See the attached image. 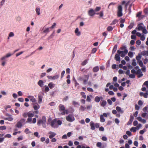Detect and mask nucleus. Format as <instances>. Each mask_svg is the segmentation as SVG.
<instances>
[{"mask_svg": "<svg viewBox=\"0 0 148 148\" xmlns=\"http://www.w3.org/2000/svg\"><path fill=\"white\" fill-rule=\"evenodd\" d=\"M143 66H140V67H142L141 70L143 72H145L146 71V68L145 66L144 65L143 63Z\"/></svg>", "mask_w": 148, "mask_h": 148, "instance_id": "nucleus-25", "label": "nucleus"}, {"mask_svg": "<svg viewBox=\"0 0 148 148\" xmlns=\"http://www.w3.org/2000/svg\"><path fill=\"white\" fill-rule=\"evenodd\" d=\"M86 108L84 106H81L79 108V110L82 111H84Z\"/></svg>", "mask_w": 148, "mask_h": 148, "instance_id": "nucleus-40", "label": "nucleus"}, {"mask_svg": "<svg viewBox=\"0 0 148 148\" xmlns=\"http://www.w3.org/2000/svg\"><path fill=\"white\" fill-rule=\"evenodd\" d=\"M122 7L121 5H119L118 7V11L117 12V16L118 17H121L123 15L122 13Z\"/></svg>", "mask_w": 148, "mask_h": 148, "instance_id": "nucleus-9", "label": "nucleus"}, {"mask_svg": "<svg viewBox=\"0 0 148 148\" xmlns=\"http://www.w3.org/2000/svg\"><path fill=\"white\" fill-rule=\"evenodd\" d=\"M81 95L82 96V97L84 99H86V96L85 95V93L84 92H81Z\"/></svg>", "mask_w": 148, "mask_h": 148, "instance_id": "nucleus-37", "label": "nucleus"}, {"mask_svg": "<svg viewBox=\"0 0 148 148\" xmlns=\"http://www.w3.org/2000/svg\"><path fill=\"white\" fill-rule=\"evenodd\" d=\"M113 29V28L112 26H109L107 27V30L109 32H110L112 31Z\"/></svg>", "mask_w": 148, "mask_h": 148, "instance_id": "nucleus-36", "label": "nucleus"}, {"mask_svg": "<svg viewBox=\"0 0 148 148\" xmlns=\"http://www.w3.org/2000/svg\"><path fill=\"white\" fill-rule=\"evenodd\" d=\"M72 103L74 106H75L77 105H79V103L77 102H76L75 101H73L72 102Z\"/></svg>", "mask_w": 148, "mask_h": 148, "instance_id": "nucleus-48", "label": "nucleus"}, {"mask_svg": "<svg viewBox=\"0 0 148 148\" xmlns=\"http://www.w3.org/2000/svg\"><path fill=\"white\" fill-rule=\"evenodd\" d=\"M50 28H47L45 30H44L43 31V32L44 33H48L49 32V29Z\"/></svg>", "mask_w": 148, "mask_h": 148, "instance_id": "nucleus-43", "label": "nucleus"}, {"mask_svg": "<svg viewBox=\"0 0 148 148\" xmlns=\"http://www.w3.org/2000/svg\"><path fill=\"white\" fill-rule=\"evenodd\" d=\"M146 130L145 129H144L143 130H141L140 131V134H143L146 131Z\"/></svg>", "mask_w": 148, "mask_h": 148, "instance_id": "nucleus-42", "label": "nucleus"}, {"mask_svg": "<svg viewBox=\"0 0 148 148\" xmlns=\"http://www.w3.org/2000/svg\"><path fill=\"white\" fill-rule=\"evenodd\" d=\"M136 127H132L130 130V131L133 132H135L136 131Z\"/></svg>", "mask_w": 148, "mask_h": 148, "instance_id": "nucleus-33", "label": "nucleus"}, {"mask_svg": "<svg viewBox=\"0 0 148 148\" xmlns=\"http://www.w3.org/2000/svg\"><path fill=\"white\" fill-rule=\"evenodd\" d=\"M101 9V8L100 7H96L95 8V10H94L95 12H98Z\"/></svg>", "mask_w": 148, "mask_h": 148, "instance_id": "nucleus-41", "label": "nucleus"}, {"mask_svg": "<svg viewBox=\"0 0 148 148\" xmlns=\"http://www.w3.org/2000/svg\"><path fill=\"white\" fill-rule=\"evenodd\" d=\"M90 129L92 130H94L95 128H99V130L101 131H103L104 130V127L102 126L99 127V124L97 123H95L93 121H91L90 123Z\"/></svg>", "mask_w": 148, "mask_h": 148, "instance_id": "nucleus-2", "label": "nucleus"}, {"mask_svg": "<svg viewBox=\"0 0 148 148\" xmlns=\"http://www.w3.org/2000/svg\"><path fill=\"white\" fill-rule=\"evenodd\" d=\"M134 26V24L133 23H131L130 25L128 26V27L129 29H131Z\"/></svg>", "mask_w": 148, "mask_h": 148, "instance_id": "nucleus-49", "label": "nucleus"}, {"mask_svg": "<svg viewBox=\"0 0 148 148\" xmlns=\"http://www.w3.org/2000/svg\"><path fill=\"white\" fill-rule=\"evenodd\" d=\"M117 65L116 64H114L112 66V68L113 69H116Z\"/></svg>", "mask_w": 148, "mask_h": 148, "instance_id": "nucleus-53", "label": "nucleus"}, {"mask_svg": "<svg viewBox=\"0 0 148 148\" xmlns=\"http://www.w3.org/2000/svg\"><path fill=\"white\" fill-rule=\"evenodd\" d=\"M136 44L138 45H140L141 44V41L140 40H137L136 42Z\"/></svg>", "mask_w": 148, "mask_h": 148, "instance_id": "nucleus-63", "label": "nucleus"}, {"mask_svg": "<svg viewBox=\"0 0 148 148\" xmlns=\"http://www.w3.org/2000/svg\"><path fill=\"white\" fill-rule=\"evenodd\" d=\"M141 54L142 55L144 56L145 55H146V51H142Z\"/></svg>", "mask_w": 148, "mask_h": 148, "instance_id": "nucleus-54", "label": "nucleus"}, {"mask_svg": "<svg viewBox=\"0 0 148 148\" xmlns=\"http://www.w3.org/2000/svg\"><path fill=\"white\" fill-rule=\"evenodd\" d=\"M59 110L60 111H62L61 113V114L63 115L65 114H68L69 113V111L67 109H65V108L64 106L62 104H60L59 106Z\"/></svg>", "mask_w": 148, "mask_h": 148, "instance_id": "nucleus-3", "label": "nucleus"}, {"mask_svg": "<svg viewBox=\"0 0 148 148\" xmlns=\"http://www.w3.org/2000/svg\"><path fill=\"white\" fill-rule=\"evenodd\" d=\"M108 93L109 95H114V93L112 91H110L108 92Z\"/></svg>", "mask_w": 148, "mask_h": 148, "instance_id": "nucleus-55", "label": "nucleus"}, {"mask_svg": "<svg viewBox=\"0 0 148 148\" xmlns=\"http://www.w3.org/2000/svg\"><path fill=\"white\" fill-rule=\"evenodd\" d=\"M48 86L51 89H52L54 87L55 84L52 82L49 83Z\"/></svg>", "mask_w": 148, "mask_h": 148, "instance_id": "nucleus-23", "label": "nucleus"}, {"mask_svg": "<svg viewBox=\"0 0 148 148\" xmlns=\"http://www.w3.org/2000/svg\"><path fill=\"white\" fill-rule=\"evenodd\" d=\"M119 73L120 74H123L124 73L125 71H123V70L121 69H119Z\"/></svg>", "mask_w": 148, "mask_h": 148, "instance_id": "nucleus-47", "label": "nucleus"}, {"mask_svg": "<svg viewBox=\"0 0 148 148\" xmlns=\"http://www.w3.org/2000/svg\"><path fill=\"white\" fill-rule=\"evenodd\" d=\"M44 82L42 80H39L38 83V84L41 87H42L43 86Z\"/></svg>", "mask_w": 148, "mask_h": 148, "instance_id": "nucleus-22", "label": "nucleus"}, {"mask_svg": "<svg viewBox=\"0 0 148 148\" xmlns=\"http://www.w3.org/2000/svg\"><path fill=\"white\" fill-rule=\"evenodd\" d=\"M59 74L54 76L52 77V80H55L59 78Z\"/></svg>", "mask_w": 148, "mask_h": 148, "instance_id": "nucleus-35", "label": "nucleus"}, {"mask_svg": "<svg viewBox=\"0 0 148 148\" xmlns=\"http://www.w3.org/2000/svg\"><path fill=\"white\" fill-rule=\"evenodd\" d=\"M142 30L144 34H146L147 33V31L146 29L145 28V27Z\"/></svg>", "mask_w": 148, "mask_h": 148, "instance_id": "nucleus-45", "label": "nucleus"}, {"mask_svg": "<svg viewBox=\"0 0 148 148\" xmlns=\"http://www.w3.org/2000/svg\"><path fill=\"white\" fill-rule=\"evenodd\" d=\"M103 98L102 97H99L98 96H96L95 98V101L97 103L99 102L101 99H103Z\"/></svg>", "mask_w": 148, "mask_h": 148, "instance_id": "nucleus-16", "label": "nucleus"}, {"mask_svg": "<svg viewBox=\"0 0 148 148\" xmlns=\"http://www.w3.org/2000/svg\"><path fill=\"white\" fill-rule=\"evenodd\" d=\"M66 119L68 121L72 122L75 120V118L72 115L69 114L66 116Z\"/></svg>", "mask_w": 148, "mask_h": 148, "instance_id": "nucleus-8", "label": "nucleus"}, {"mask_svg": "<svg viewBox=\"0 0 148 148\" xmlns=\"http://www.w3.org/2000/svg\"><path fill=\"white\" fill-rule=\"evenodd\" d=\"M141 13H142L141 12H138L136 14V16L138 17H140V16Z\"/></svg>", "mask_w": 148, "mask_h": 148, "instance_id": "nucleus-59", "label": "nucleus"}, {"mask_svg": "<svg viewBox=\"0 0 148 148\" xmlns=\"http://www.w3.org/2000/svg\"><path fill=\"white\" fill-rule=\"evenodd\" d=\"M25 120L24 119H22L17 123L16 126L17 127L20 128L22 127L23 124L25 123Z\"/></svg>", "mask_w": 148, "mask_h": 148, "instance_id": "nucleus-7", "label": "nucleus"}, {"mask_svg": "<svg viewBox=\"0 0 148 148\" xmlns=\"http://www.w3.org/2000/svg\"><path fill=\"white\" fill-rule=\"evenodd\" d=\"M75 32L77 36H79L80 35L81 33L79 31L78 28H76L75 30Z\"/></svg>", "mask_w": 148, "mask_h": 148, "instance_id": "nucleus-21", "label": "nucleus"}, {"mask_svg": "<svg viewBox=\"0 0 148 148\" xmlns=\"http://www.w3.org/2000/svg\"><path fill=\"white\" fill-rule=\"evenodd\" d=\"M27 97L30 100L33 102H35L36 101V99L34 98L33 96H28Z\"/></svg>", "mask_w": 148, "mask_h": 148, "instance_id": "nucleus-19", "label": "nucleus"}, {"mask_svg": "<svg viewBox=\"0 0 148 148\" xmlns=\"http://www.w3.org/2000/svg\"><path fill=\"white\" fill-rule=\"evenodd\" d=\"M48 134H49V137L50 139L52 138L56 135V133L51 131L49 132Z\"/></svg>", "mask_w": 148, "mask_h": 148, "instance_id": "nucleus-13", "label": "nucleus"}, {"mask_svg": "<svg viewBox=\"0 0 148 148\" xmlns=\"http://www.w3.org/2000/svg\"><path fill=\"white\" fill-rule=\"evenodd\" d=\"M11 137V136L10 134H8L5 135L4 137V138H10Z\"/></svg>", "mask_w": 148, "mask_h": 148, "instance_id": "nucleus-51", "label": "nucleus"}, {"mask_svg": "<svg viewBox=\"0 0 148 148\" xmlns=\"http://www.w3.org/2000/svg\"><path fill=\"white\" fill-rule=\"evenodd\" d=\"M100 121L102 122H104L105 121V119L102 115H100Z\"/></svg>", "mask_w": 148, "mask_h": 148, "instance_id": "nucleus-31", "label": "nucleus"}, {"mask_svg": "<svg viewBox=\"0 0 148 148\" xmlns=\"http://www.w3.org/2000/svg\"><path fill=\"white\" fill-rule=\"evenodd\" d=\"M51 126L54 128L56 127H57V119H54L52 120L50 123Z\"/></svg>", "mask_w": 148, "mask_h": 148, "instance_id": "nucleus-10", "label": "nucleus"}, {"mask_svg": "<svg viewBox=\"0 0 148 148\" xmlns=\"http://www.w3.org/2000/svg\"><path fill=\"white\" fill-rule=\"evenodd\" d=\"M115 59L117 61H120V58L119 54H116L114 57Z\"/></svg>", "mask_w": 148, "mask_h": 148, "instance_id": "nucleus-17", "label": "nucleus"}, {"mask_svg": "<svg viewBox=\"0 0 148 148\" xmlns=\"http://www.w3.org/2000/svg\"><path fill=\"white\" fill-rule=\"evenodd\" d=\"M138 123L137 121H134L133 122V125L134 126H136L138 124Z\"/></svg>", "mask_w": 148, "mask_h": 148, "instance_id": "nucleus-60", "label": "nucleus"}, {"mask_svg": "<svg viewBox=\"0 0 148 148\" xmlns=\"http://www.w3.org/2000/svg\"><path fill=\"white\" fill-rule=\"evenodd\" d=\"M103 15V11H101L99 12V16L100 17H102Z\"/></svg>", "mask_w": 148, "mask_h": 148, "instance_id": "nucleus-62", "label": "nucleus"}, {"mask_svg": "<svg viewBox=\"0 0 148 148\" xmlns=\"http://www.w3.org/2000/svg\"><path fill=\"white\" fill-rule=\"evenodd\" d=\"M107 102L110 105L112 104V102L111 100L110 99H108L107 100Z\"/></svg>", "mask_w": 148, "mask_h": 148, "instance_id": "nucleus-50", "label": "nucleus"}, {"mask_svg": "<svg viewBox=\"0 0 148 148\" xmlns=\"http://www.w3.org/2000/svg\"><path fill=\"white\" fill-rule=\"evenodd\" d=\"M118 22V21L116 19H114V20L112 23L110 24L111 25H114L116 23Z\"/></svg>", "mask_w": 148, "mask_h": 148, "instance_id": "nucleus-38", "label": "nucleus"}, {"mask_svg": "<svg viewBox=\"0 0 148 148\" xmlns=\"http://www.w3.org/2000/svg\"><path fill=\"white\" fill-rule=\"evenodd\" d=\"M126 134L129 136H130L131 135V133L129 131H126Z\"/></svg>", "mask_w": 148, "mask_h": 148, "instance_id": "nucleus-64", "label": "nucleus"}, {"mask_svg": "<svg viewBox=\"0 0 148 148\" xmlns=\"http://www.w3.org/2000/svg\"><path fill=\"white\" fill-rule=\"evenodd\" d=\"M14 33L12 32H10L9 34V37H11L14 36Z\"/></svg>", "mask_w": 148, "mask_h": 148, "instance_id": "nucleus-56", "label": "nucleus"}, {"mask_svg": "<svg viewBox=\"0 0 148 148\" xmlns=\"http://www.w3.org/2000/svg\"><path fill=\"white\" fill-rule=\"evenodd\" d=\"M117 53L119 54L122 57H124L128 53L127 49H125L124 51H120L119 50L117 51Z\"/></svg>", "mask_w": 148, "mask_h": 148, "instance_id": "nucleus-6", "label": "nucleus"}, {"mask_svg": "<svg viewBox=\"0 0 148 148\" xmlns=\"http://www.w3.org/2000/svg\"><path fill=\"white\" fill-rule=\"evenodd\" d=\"M107 104V102L106 100H101L100 102V105L102 107H104Z\"/></svg>", "mask_w": 148, "mask_h": 148, "instance_id": "nucleus-15", "label": "nucleus"}, {"mask_svg": "<svg viewBox=\"0 0 148 148\" xmlns=\"http://www.w3.org/2000/svg\"><path fill=\"white\" fill-rule=\"evenodd\" d=\"M4 119L5 120H8L9 121H12L13 120V118L11 116L7 118H5Z\"/></svg>", "mask_w": 148, "mask_h": 148, "instance_id": "nucleus-29", "label": "nucleus"}, {"mask_svg": "<svg viewBox=\"0 0 148 148\" xmlns=\"http://www.w3.org/2000/svg\"><path fill=\"white\" fill-rule=\"evenodd\" d=\"M43 97L42 96H41L40 95H39L38 96V102L39 103H41L42 101V99Z\"/></svg>", "mask_w": 148, "mask_h": 148, "instance_id": "nucleus-27", "label": "nucleus"}, {"mask_svg": "<svg viewBox=\"0 0 148 148\" xmlns=\"http://www.w3.org/2000/svg\"><path fill=\"white\" fill-rule=\"evenodd\" d=\"M87 90L89 92H93V89L90 88H87Z\"/></svg>", "mask_w": 148, "mask_h": 148, "instance_id": "nucleus-61", "label": "nucleus"}, {"mask_svg": "<svg viewBox=\"0 0 148 148\" xmlns=\"http://www.w3.org/2000/svg\"><path fill=\"white\" fill-rule=\"evenodd\" d=\"M97 51V49L96 48H93L92 50L91 53H94L96 52V51Z\"/></svg>", "mask_w": 148, "mask_h": 148, "instance_id": "nucleus-52", "label": "nucleus"}, {"mask_svg": "<svg viewBox=\"0 0 148 148\" xmlns=\"http://www.w3.org/2000/svg\"><path fill=\"white\" fill-rule=\"evenodd\" d=\"M143 23H141L138 25V27L136 28H137L139 31L142 30L145 27H143Z\"/></svg>", "mask_w": 148, "mask_h": 148, "instance_id": "nucleus-12", "label": "nucleus"}, {"mask_svg": "<svg viewBox=\"0 0 148 148\" xmlns=\"http://www.w3.org/2000/svg\"><path fill=\"white\" fill-rule=\"evenodd\" d=\"M88 60H85L82 63V66H84L87 63Z\"/></svg>", "mask_w": 148, "mask_h": 148, "instance_id": "nucleus-44", "label": "nucleus"}, {"mask_svg": "<svg viewBox=\"0 0 148 148\" xmlns=\"http://www.w3.org/2000/svg\"><path fill=\"white\" fill-rule=\"evenodd\" d=\"M6 127L5 126H0V130H3L6 129Z\"/></svg>", "mask_w": 148, "mask_h": 148, "instance_id": "nucleus-46", "label": "nucleus"}, {"mask_svg": "<svg viewBox=\"0 0 148 148\" xmlns=\"http://www.w3.org/2000/svg\"><path fill=\"white\" fill-rule=\"evenodd\" d=\"M129 77L132 78H135V75L134 74H131L129 75Z\"/></svg>", "mask_w": 148, "mask_h": 148, "instance_id": "nucleus-58", "label": "nucleus"}, {"mask_svg": "<svg viewBox=\"0 0 148 148\" xmlns=\"http://www.w3.org/2000/svg\"><path fill=\"white\" fill-rule=\"evenodd\" d=\"M32 119L31 117H29L27 118L26 121L27 123H32Z\"/></svg>", "mask_w": 148, "mask_h": 148, "instance_id": "nucleus-30", "label": "nucleus"}, {"mask_svg": "<svg viewBox=\"0 0 148 148\" xmlns=\"http://www.w3.org/2000/svg\"><path fill=\"white\" fill-rule=\"evenodd\" d=\"M116 110L118 112H119L121 114H122L123 113V111L121 110V108L119 106H117L116 107Z\"/></svg>", "mask_w": 148, "mask_h": 148, "instance_id": "nucleus-18", "label": "nucleus"}, {"mask_svg": "<svg viewBox=\"0 0 148 148\" xmlns=\"http://www.w3.org/2000/svg\"><path fill=\"white\" fill-rule=\"evenodd\" d=\"M92 97L91 95H90L89 96L88 95L87 97L86 101L88 102H90L91 101V99L90 97Z\"/></svg>", "mask_w": 148, "mask_h": 148, "instance_id": "nucleus-32", "label": "nucleus"}, {"mask_svg": "<svg viewBox=\"0 0 148 148\" xmlns=\"http://www.w3.org/2000/svg\"><path fill=\"white\" fill-rule=\"evenodd\" d=\"M128 56L130 58L132 57L133 56V52L131 51H129L128 53Z\"/></svg>", "mask_w": 148, "mask_h": 148, "instance_id": "nucleus-39", "label": "nucleus"}, {"mask_svg": "<svg viewBox=\"0 0 148 148\" xmlns=\"http://www.w3.org/2000/svg\"><path fill=\"white\" fill-rule=\"evenodd\" d=\"M134 117L133 116L131 115L130 117V119L129 121L128 122L127 125H129L131 124L133 121Z\"/></svg>", "mask_w": 148, "mask_h": 148, "instance_id": "nucleus-14", "label": "nucleus"}, {"mask_svg": "<svg viewBox=\"0 0 148 148\" xmlns=\"http://www.w3.org/2000/svg\"><path fill=\"white\" fill-rule=\"evenodd\" d=\"M142 73V72L141 71V69H138V70L137 71H136V74H140V73Z\"/></svg>", "mask_w": 148, "mask_h": 148, "instance_id": "nucleus-57", "label": "nucleus"}, {"mask_svg": "<svg viewBox=\"0 0 148 148\" xmlns=\"http://www.w3.org/2000/svg\"><path fill=\"white\" fill-rule=\"evenodd\" d=\"M117 45H114V48H113V50H112V53H115L116 49H117Z\"/></svg>", "mask_w": 148, "mask_h": 148, "instance_id": "nucleus-34", "label": "nucleus"}, {"mask_svg": "<svg viewBox=\"0 0 148 148\" xmlns=\"http://www.w3.org/2000/svg\"><path fill=\"white\" fill-rule=\"evenodd\" d=\"M45 87V89L43 90L44 92H48L49 90V87L47 86H44Z\"/></svg>", "mask_w": 148, "mask_h": 148, "instance_id": "nucleus-26", "label": "nucleus"}, {"mask_svg": "<svg viewBox=\"0 0 148 148\" xmlns=\"http://www.w3.org/2000/svg\"><path fill=\"white\" fill-rule=\"evenodd\" d=\"M99 70V67L97 66L94 67L92 69V71L94 72H97Z\"/></svg>", "mask_w": 148, "mask_h": 148, "instance_id": "nucleus-24", "label": "nucleus"}, {"mask_svg": "<svg viewBox=\"0 0 148 148\" xmlns=\"http://www.w3.org/2000/svg\"><path fill=\"white\" fill-rule=\"evenodd\" d=\"M132 65L133 66H136L137 64L136 62V60L135 59H133L132 60Z\"/></svg>", "mask_w": 148, "mask_h": 148, "instance_id": "nucleus-28", "label": "nucleus"}, {"mask_svg": "<svg viewBox=\"0 0 148 148\" xmlns=\"http://www.w3.org/2000/svg\"><path fill=\"white\" fill-rule=\"evenodd\" d=\"M88 14L89 16H92L95 15L96 13L93 9H91L88 11Z\"/></svg>", "mask_w": 148, "mask_h": 148, "instance_id": "nucleus-11", "label": "nucleus"}, {"mask_svg": "<svg viewBox=\"0 0 148 148\" xmlns=\"http://www.w3.org/2000/svg\"><path fill=\"white\" fill-rule=\"evenodd\" d=\"M142 57L140 53H138V56L136 57V58L137 60V63L140 66H143V62L140 60Z\"/></svg>", "mask_w": 148, "mask_h": 148, "instance_id": "nucleus-5", "label": "nucleus"}, {"mask_svg": "<svg viewBox=\"0 0 148 148\" xmlns=\"http://www.w3.org/2000/svg\"><path fill=\"white\" fill-rule=\"evenodd\" d=\"M34 109L35 110L34 111H30L28 112H25L23 114V116L24 118H26L27 116L29 117H32L34 115V112H37V106L34 105L33 106Z\"/></svg>", "mask_w": 148, "mask_h": 148, "instance_id": "nucleus-1", "label": "nucleus"}, {"mask_svg": "<svg viewBox=\"0 0 148 148\" xmlns=\"http://www.w3.org/2000/svg\"><path fill=\"white\" fill-rule=\"evenodd\" d=\"M46 122V117L45 116H43L42 119L39 120L38 122V125H40L42 124L44 127H46L45 123Z\"/></svg>", "mask_w": 148, "mask_h": 148, "instance_id": "nucleus-4", "label": "nucleus"}, {"mask_svg": "<svg viewBox=\"0 0 148 148\" xmlns=\"http://www.w3.org/2000/svg\"><path fill=\"white\" fill-rule=\"evenodd\" d=\"M84 77L85 78H86V79H85L83 80V83L84 84H85L87 83V82L88 81L89 78V75H85Z\"/></svg>", "mask_w": 148, "mask_h": 148, "instance_id": "nucleus-20", "label": "nucleus"}]
</instances>
